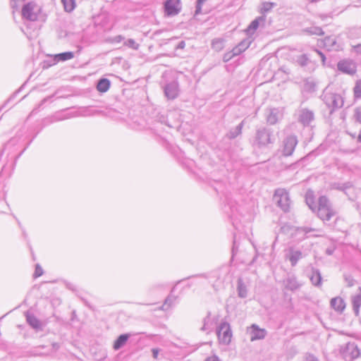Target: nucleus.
I'll return each instance as SVG.
<instances>
[{
    "label": "nucleus",
    "instance_id": "nucleus-27",
    "mask_svg": "<svg viewBox=\"0 0 361 361\" xmlns=\"http://www.w3.org/2000/svg\"><path fill=\"white\" fill-rule=\"evenodd\" d=\"M316 84L312 79H305L303 80V90L307 92H312L315 90Z\"/></svg>",
    "mask_w": 361,
    "mask_h": 361
},
{
    "label": "nucleus",
    "instance_id": "nucleus-14",
    "mask_svg": "<svg viewBox=\"0 0 361 361\" xmlns=\"http://www.w3.org/2000/svg\"><path fill=\"white\" fill-rule=\"evenodd\" d=\"M164 93L166 97L169 99H174L178 94V85L176 82L167 84L164 87Z\"/></svg>",
    "mask_w": 361,
    "mask_h": 361
},
{
    "label": "nucleus",
    "instance_id": "nucleus-29",
    "mask_svg": "<svg viewBox=\"0 0 361 361\" xmlns=\"http://www.w3.org/2000/svg\"><path fill=\"white\" fill-rule=\"evenodd\" d=\"M224 40L223 39H221V38L214 39L212 42V48L216 51H220L221 50H222L224 49Z\"/></svg>",
    "mask_w": 361,
    "mask_h": 361
},
{
    "label": "nucleus",
    "instance_id": "nucleus-18",
    "mask_svg": "<svg viewBox=\"0 0 361 361\" xmlns=\"http://www.w3.org/2000/svg\"><path fill=\"white\" fill-rule=\"evenodd\" d=\"M285 287L286 289L294 291L300 287V284L294 276H288L285 281Z\"/></svg>",
    "mask_w": 361,
    "mask_h": 361
},
{
    "label": "nucleus",
    "instance_id": "nucleus-2",
    "mask_svg": "<svg viewBox=\"0 0 361 361\" xmlns=\"http://www.w3.org/2000/svg\"><path fill=\"white\" fill-rule=\"evenodd\" d=\"M322 99L326 105L331 109V113L336 109H341L343 106L344 102L342 96L334 91L332 87L330 86H327L324 90Z\"/></svg>",
    "mask_w": 361,
    "mask_h": 361
},
{
    "label": "nucleus",
    "instance_id": "nucleus-36",
    "mask_svg": "<svg viewBox=\"0 0 361 361\" xmlns=\"http://www.w3.org/2000/svg\"><path fill=\"white\" fill-rule=\"evenodd\" d=\"M310 35H323L324 32L319 27H311L307 30Z\"/></svg>",
    "mask_w": 361,
    "mask_h": 361
},
{
    "label": "nucleus",
    "instance_id": "nucleus-19",
    "mask_svg": "<svg viewBox=\"0 0 361 361\" xmlns=\"http://www.w3.org/2000/svg\"><path fill=\"white\" fill-rule=\"evenodd\" d=\"M250 44L251 42L249 39H244L241 41L232 49L233 54L235 55V56L240 55L250 47Z\"/></svg>",
    "mask_w": 361,
    "mask_h": 361
},
{
    "label": "nucleus",
    "instance_id": "nucleus-6",
    "mask_svg": "<svg viewBox=\"0 0 361 361\" xmlns=\"http://www.w3.org/2000/svg\"><path fill=\"white\" fill-rule=\"evenodd\" d=\"M217 336L219 342L222 344L228 345L230 343L232 337L230 325L227 322L221 323L217 329Z\"/></svg>",
    "mask_w": 361,
    "mask_h": 361
},
{
    "label": "nucleus",
    "instance_id": "nucleus-54",
    "mask_svg": "<svg viewBox=\"0 0 361 361\" xmlns=\"http://www.w3.org/2000/svg\"><path fill=\"white\" fill-rule=\"evenodd\" d=\"M172 302V300L171 298H167L166 300H165V303H164V305H166V304H169L171 305V303Z\"/></svg>",
    "mask_w": 361,
    "mask_h": 361
},
{
    "label": "nucleus",
    "instance_id": "nucleus-37",
    "mask_svg": "<svg viewBox=\"0 0 361 361\" xmlns=\"http://www.w3.org/2000/svg\"><path fill=\"white\" fill-rule=\"evenodd\" d=\"M306 203L309 206V207L314 211L315 209V207H313L314 204V197L312 194L310 192H307L306 195Z\"/></svg>",
    "mask_w": 361,
    "mask_h": 361
},
{
    "label": "nucleus",
    "instance_id": "nucleus-15",
    "mask_svg": "<svg viewBox=\"0 0 361 361\" xmlns=\"http://www.w3.org/2000/svg\"><path fill=\"white\" fill-rule=\"evenodd\" d=\"M281 117V111L277 108H270L267 111V121L271 125L276 124Z\"/></svg>",
    "mask_w": 361,
    "mask_h": 361
},
{
    "label": "nucleus",
    "instance_id": "nucleus-5",
    "mask_svg": "<svg viewBox=\"0 0 361 361\" xmlns=\"http://www.w3.org/2000/svg\"><path fill=\"white\" fill-rule=\"evenodd\" d=\"M274 200L277 205L285 212L290 209V200L288 192L283 188H279L275 190Z\"/></svg>",
    "mask_w": 361,
    "mask_h": 361
},
{
    "label": "nucleus",
    "instance_id": "nucleus-45",
    "mask_svg": "<svg viewBox=\"0 0 361 361\" xmlns=\"http://www.w3.org/2000/svg\"><path fill=\"white\" fill-rule=\"evenodd\" d=\"M345 280L348 283V286L349 287H351L355 285V280L351 276H345Z\"/></svg>",
    "mask_w": 361,
    "mask_h": 361
},
{
    "label": "nucleus",
    "instance_id": "nucleus-53",
    "mask_svg": "<svg viewBox=\"0 0 361 361\" xmlns=\"http://www.w3.org/2000/svg\"><path fill=\"white\" fill-rule=\"evenodd\" d=\"M185 42L184 41H181L179 42L178 45V48L179 49H183L185 47Z\"/></svg>",
    "mask_w": 361,
    "mask_h": 361
},
{
    "label": "nucleus",
    "instance_id": "nucleus-3",
    "mask_svg": "<svg viewBox=\"0 0 361 361\" xmlns=\"http://www.w3.org/2000/svg\"><path fill=\"white\" fill-rule=\"evenodd\" d=\"M336 214L331 202L326 196H321L318 200L317 216L322 221H329Z\"/></svg>",
    "mask_w": 361,
    "mask_h": 361
},
{
    "label": "nucleus",
    "instance_id": "nucleus-31",
    "mask_svg": "<svg viewBox=\"0 0 361 361\" xmlns=\"http://www.w3.org/2000/svg\"><path fill=\"white\" fill-rule=\"evenodd\" d=\"M276 6V3L265 1L262 4L260 13L264 14L269 12L274 7Z\"/></svg>",
    "mask_w": 361,
    "mask_h": 361
},
{
    "label": "nucleus",
    "instance_id": "nucleus-56",
    "mask_svg": "<svg viewBox=\"0 0 361 361\" xmlns=\"http://www.w3.org/2000/svg\"><path fill=\"white\" fill-rule=\"evenodd\" d=\"M326 254H328L329 255H332L333 253V251L329 250V249H327L326 251Z\"/></svg>",
    "mask_w": 361,
    "mask_h": 361
},
{
    "label": "nucleus",
    "instance_id": "nucleus-24",
    "mask_svg": "<svg viewBox=\"0 0 361 361\" xmlns=\"http://www.w3.org/2000/svg\"><path fill=\"white\" fill-rule=\"evenodd\" d=\"M237 291L241 298H245L247 295V289L242 279L238 280Z\"/></svg>",
    "mask_w": 361,
    "mask_h": 361
},
{
    "label": "nucleus",
    "instance_id": "nucleus-9",
    "mask_svg": "<svg viewBox=\"0 0 361 361\" xmlns=\"http://www.w3.org/2000/svg\"><path fill=\"white\" fill-rule=\"evenodd\" d=\"M247 333L250 336L251 341L263 339L267 334L265 329H261L258 325L255 324L247 328Z\"/></svg>",
    "mask_w": 361,
    "mask_h": 361
},
{
    "label": "nucleus",
    "instance_id": "nucleus-7",
    "mask_svg": "<svg viewBox=\"0 0 361 361\" xmlns=\"http://www.w3.org/2000/svg\"><path fill=\"white\" fill-rule=\"evenodd\" d=\"M297 145L298 139L295 135L287 136L283 141V155L286 157L292 155Z\"/></svg>",
    "mask_w": 361,
    "mask_h": 361
},
{
    "label": "nucleus",
    "instance_id": "nucleus-32",
    "mask_svg": "<svg viewBox=\"0 0 361 361\" xmlns=\"http://www.w3.org/2000/svg\"><path fill=\"white\" fill-rule=\"evenodd\" d=\"M61 2L65 11L68 12L72 11L75 6V0H61Z\"/></svg>",
    "mask_w": 361,
    "mask_h": 361
},
{
    "label": "nucleus",
    "instance_id": "nucleus-34",
    "mask_svg": "<svg viewBox=\"0 0 361 361\" xmlns=\"http://www.w3.org/2000/svg\"><path fill=\"white\" fill-rule=\"evenodd\" d=\"M353 92L355 99L361 98V80L356 82L353 88Z\"/></svg>",
    "mask_w": 361,
    "mask_h": 361
},
{
    "label": "nucleus",
    "instance_id": "nucleus-52",
    "mask_svg": "<svg viewBox=\"0 0 361 361\" xmlns=\"http://www.w3.org/2000/svg\"><path fill=\"white\" fill-rule=\"evenodd\" d=\"M302 231L305 232V234H307L310 232L314 231V229L309 227H304L302 228Z\"/></svg>",
    "mask_w": 361,
    "mask_h": 361
},
{
    "label": "nucleus",
    "instance_id": "nucleus-51",
    "mask_svg": "<svg viewBox=\"0 0 361 361\" xmlns=\"http://www.w3.org/2000/svg\"><path fill=\"white\" fill-rule=\"evenodd\" d=\"M51 346L54 351H57L60 348V344L59 343L54 342L51 343Z\"/></svg>",
    "mask_w": 361,
    "mask_h": 361
},
{
    "label": "nucleus",
    "instance_id": "nucleus-41",
    "mask_svg": "<svg viewBox=\"0 0 361 361\" xmlns=\"http://www.w3.org/2000/svg\"><path fill=\"white\" fill-rule=\"evenodd\" d=\"M234 56H235V55L233 54V51L231 50V51L226 52L224 54L223 61L224 62H228Z\"/></svg>",
    "mask_w": 361,
    "mask_h": 361
},
{
    "label": "nucleus",
    "instance_id": "nucleus-47",
    "mask_svg": "<svg viewBox=\"0 0 361 361\" xmlns=\"http://www.w3.org/2000/svg\"><path fill=\"white\" fill-rule=\"evenodd\" d=\"M353 51L357 54H361V44L353 46Z\"/></svg>",
    "mask_w": 361,
    "mask_h": 361
},
{
    "label": "nucleus",
    "instance_id": "nucleus-43",
    "mask_svg": "<svg viewBox=\"0 0 361 361\" xmlns=\"http://www.w3.org/2000/svg\"><path fill=\"white\" fill-rule=\"evenodd\" d=\"M335 39L331 37H326L324 40V46L330 47L335 44Z\"/></svg>",
    "mask_w": 361,
    "mask_h": 361
},
{
    "label": "nucleus",
    "instance_id": "nucleus-55",
    "mask_svg": "<svg viewBox=\"0 0 361 361\" xmlns=\"http://www.w3.org/2000/svg\"><path fill=\"white\" fill-rule=\"evenodd\" d=\"M357 141L359 142H361V130H360V133H359V135L357 136Z\"/></svg>",
    "mask_w": 361,
    "mask_h": 361
},
{
    "label": "nucleus",
    "instance_id": "nucleus-26",
    "mask_svg": "<svg viewBox=\"0 0 361 361\" xmlns=\"http://www.w3.org/2000/svg\"><path fill=\"white\" fill-rule=\"evenodd\" d=\"M259 20H264V17H258L251 22L250 25L246 29V32L248 35H252L255 30L258 28Z\"/></svg>",
    "mask_w": 361,
    "mask_h": 361
},
{
    "label": "nucleus",
    "instance_id": "nucleus-1",
    "mask_svg": "<svg viewBox=\"0 0 361 361\" xmlns=\"http://www.w3.org/2000/svg\"><path fill=\"white\" fill-rule=\"evenodd\" d=\"M276 137L273 130L266 127H262L256 130L252 145L258 149L267 148L273 145Z\"/></svg>",
    "mask_w": 361,
    "mask_h": 361
},
{
    "label": "nucleus",
    "instance_id": "nucleus-38",
    "mask_svg": "<svg viewBox=\"0 0 361 361\" xmlns=\"http://www.w3.org/2000/svg\"><path fill=\"white\" fill-rule=\"evenodd\" d=\"M353 118L356 122L361 123V106H357L354 109Z\"/></svg>",
    "mask_w": 361,
    "mask_h": 361
},
{
    "label": "nucleus",
    "instance_id": "nucleus-35",
    "mask_svg": "<svg viewBox=\"0 0 361 361\" xmlns=\"http://www.w3.org/2000/svg\"><path fill=\"white\" fill-rule=\"evenodd\" d=\"M243 126V122H241L240 124H238L236 126V128H235V130L233 131L230 132V137L235 138L238 135H240L242 132Z\"/></svg>",
    "mask_w": 361,
    "mask_h": 361
},
{
    "label": "nucleus",
    "instance_id": "nucleus-48",
    "mask_svg": "<svg viewBox=\"0 0 361 361\" xmlns=\"http://www.w3.org/2000/svg\"><path fill=\"white\" fill-rule=\"evenodd\" d=\"M204 361H219V358L216 355L207 357Z\"/></svg>",
    "mask_w": 361,
    "mask_h": 361
},
{
    "label": "nucleus",
    "instance_id": "nucleus-39",
    "mask_svg": "<svg viewBox=\"0 0 361 361\" xmlns=\"http://www.w3.org/2000/svg\"><path fill=\"white\" fill-rule=\"evenodd\" d=\"M124 44L135 50L137 49L139 47L138 44H137L135 41L133 39H128L124 42Z\"/></svg>",
    "mask_w": 361,
    "mask_h": 361
},
{
    "label": "nucleus",
    "instance_id": "nucleus-30",
    "mask_svg": "<svg viewBox=\"0 0 361 361\" xmlns=\"http://www.w3.org/2000/svg\"><path fill=\"white\" fill-rule=\"evenodd\" d=\"M74 57V53L72 51H66L61 54H58L55 56V59L58 61H67L72 59Z\"/></svg>",
    "mask_w": 361,
    "mask_h": 361
},
{
    "label": "nucleus",
    "instance_id": "nucleus-4",
    "mask_svg": "<svg viewBox=\"0 0 361 361\" xmlns=\"http://www.w3.org/2000/svg\"><path fill=\"white\" fill-rule=\"evenodd\" d=\"M339 354L345 361H353L360 356V350L355 342H348L339 346Z\"/></svg>",
    "mask_w": 361,
    "mask_h": 361
},
{
    "label": "nucleus",
    "instance_id": "nucleus-16",
    "mask_svg": "<svg viewBox=\"0 0 361 361\" xmlns=\"http://www.w3.org/2000/svg\"><path fill=\"white\" fill-rule=\"evenodd\" d=\"M331 307L338 312H342L345 307V303L340 297H336L331 300Z\"/></svg>",
    "mask_w": 361,
    "mask_h": 361
},
{
    "label": "nucleus",
    "instance_id": "nucleus-49",
    "mask_svg": "<svg viewBox=\"0 0 361 361\" xmlns=\"http://www.w3.org/2000/svg\"><path fill=\"white\" fill-rule=\"evenodd\" d=\"M152 356L154 359H157L158 357V355L159 353V350L158 348H152Z\"/></svg>",
    "mask_w": 361,
    "mask_h": 361
},
{
    "label": "nucleus",
    "instance_id": "nucleus-22",
    "mask_svg": "<svg viewBox=\"0 0 361 361\" xmlns=\"http://www.w3.org/2000/svg\"><path fill=\"white\" fill-rule=\"evenodd\" d=\"M322 275L318 269H312V273L310 276L312 283L315 286H320L322 285Z\"/></svg>",
    "mask_w": 361,
    "mask_h": 361
},
{
    "label": "nucleus",
    "instance_id": "nucleus-20",
    "mask_svg": "<svg viewBox=\"0 0 361 361\" xmlns=\"http://www.w3.org/2000/svg\"><path fill=\"white\" fill-rule=\"evenodd\" d=\"M360 293L352 297L353 309L356 315L358 314L361 306V287L358 288Z\"/></svg>",
    "mask_w": 361,
    "mask_h": 361
},
{
    "label": "nucleus",
    "instance_id": "nucleus-12",
    "mask_svg": "<svg viewBox=\"0 0 361 361\" xmlns=\"http://www.w3.org/2000/svg\"><path fill=\"white\" fill-rule=\"evenodd\" d=\"M314 119V114L312 111L307 109H302L299 111L298 121L304 126H309Z\"/></svg>",
    "mask_w": 361,
    "mask_h": 361
},
{
    "label": "nucleus",
    "instance_id": "nucleus-11",
    "mask_svg": "<svg viewBox=\"0 0 361 361\" xmlns=\"http://www.w3.org/2000/svg\"><path fill=\"white\" fill-rule=\"evenodd\" d=\"M35 5L29 2L25 4L22 8V16L24 18L30 21H35L37 18V13L34 11Z\"/></svg>",
    "mask_w": 361,
    "mask_h": 361
},
{
    "label": "nucleus",
    "instance_id": "nucleus-21",
    "mask_svg": "<svg viewBox=\"0 0 361 361\" xmlns=\"http://www.w3.org/2000/svg\"><path fill=\"white\" fill-rule=\"evenodd\" d=\"M130 335L126 334L120 335L114 343V349L117 350L121 348L126 343Z\"/></svg>",
    "mask_w": 361,
    "mask_h": 361
},
{
    "label": "nucleus",
    "instance_id": "nucleus-50",
    "mask_svg": "<svg viewBox=\"0 0 361 361\" xmlns=\"http://www.w3.org/2000/svg\"><path fill=\"white\" fill-rule=\"evenodd\" d=\"M314 51L317 54H319L320 56L322 62L324 63L325 60H326V57H325L324 54L322 52H321L320 51H319L318 49H314Z\"/></svg>",
    "mask_w": 361,
    "mask_h": 361
},
{
    "label": "nucleus",
    "instance_id": "nucleus-10",
    "mask_svg": "<svg viewBox=\"0 0 361 361\" xmlns=\"http://www.w3.org/2000/svg\"><path fill=\"white\" fill-rule=\"evenodd\" d=\"M165 11L168 16L177 15L180 9V0H167L164 4Z\"/></svg>",
    "mask_w": 361,
    "mask_h": 361
},
{
    "label": "nucleus",
    "instance_id": "nucleus-17",
    "mask_svg": "<svg viewBox=\"0 0 361 361\" xmlns=\"http://www.w3.org/2000/svg\"><path fill=\"white\" fill-rule=\"evenodd\" d=\"M302 257V253L300 250L289 249L288 259L293 267L295 266L298 262Z\"/></svg>",
    "mask_w": 361,
    "mask_h": 361
},
{
    "label": "nucleus",
    "instance_id": "nucleus-44",
    "mask_svg": "<svg viewBox=\"0 0 361 361\" xmlns=\"http://www.w3.org/2000/svg\"><path fill=\"white\" fill-rule=\"evenodd\" d=\"M303 361H319V360L312 354L308 353L305 355Z\"/></svg>",
    "mask_w": 361,
    "mask_h": 361
},
{
    "label": "nucleus",
    "instance_id": "nucleus-13",
    "mask_svg": "<svg viewBox=\"0 0 361 361\" xmlns=\"http://www.w3.org/2000/svg\"><path fill=\"white\" fill-rule=\"evenodd\" d=\"M338 69L345 73L353 75L356 72L355 64L349 61H341L337 64Z\"/></svg>",
    "mask_w": 361,
    "mask_h": 361
},
{
    "label": "nucleus",
    "instance_id": "nucleus-23",
    "mask_svg": "<svg viewBox=\"0 0 361 361\" xmlns=\"http://www.w3.org/2000/svg\"><path fill=\"white\" fill-rule=\"evenodd\" d=\"M211 313L208 312L206 317L203 319V325L201 327L200 330L202 331H209L213 329L214 322L210 317Z\"/></svg>",
    "mask_w": 361,
    "mask_h": 361
},
{
    "label": "nucleus",
    "instance_id": "nucleus-33",
    "mask_svg": "<svg viewBox=\"0 0 361 361\" xmlns=\"http://www.w3.org/2000/svg\"><path fill=\"white\" fill-rule=\"evenodd\" d=\"M45 348V345H39L35 347L32 351L31 355L33 356H48L50 355L49 353H42L40 351L41 349H43Z\"/></svg>",
    "mask_w": 361,
    "mask_h": 361
},
{
    "label": "nucleus",
    "instance_id": "nucleus-40",
    "mask_svg": "<svg viewBox=\"0 0 361 361\" xmlns=\"http://www.w3.org/2000/svg\"><path fill=\"white\" fill-rule=\"evenodd\" d=\"M207 0H197L196 4L195 14L198 15L202 13V6Z\"/></svg>",
    "mask_w": 361,
    "mask_h": 361
},
{
    "label": "nucleus",
    "instance_id": "nucleus-46",
    "mask_svg": "<svg viewBox=\"0 0 361 361\" xmlns=\"http://www.w3.org/2000/svg\"><path fill=\"white\" fill-rule=\"evenodd\" d=\"M123 39H124V37L122 35H117V36L113 37L111 39V42H114V43H119L121 41H123Z\"/></svg>",
    "mask_w": 361,
    "mask_h": 361
},
{
    "label": "nucleus",
    "instance_id": "nucleus-8",
    "mask_svg": "<svg viewBox=\"0 0 361 361\" xmlns=\"http://www.w3.org/2000/svg\"><path fill=\"white\" fill-rule=\"evenodd\" d=\"M25 317L26 319L27 323L36 331H43L45 323L40 321L37 319L33 313H31L29 311L25 312Z\"/></svg>",
    "mask_w": 361,
    "mask_h": 361
},
{
    "label": "nucleus",
    "instance_id": "nucleus-28",
    "mask_svg": "<svg viewBox=\"0 0 361 361\" xmlns=\"http://www.w3.org/2000/svg\"><path fill=\"white\" fill-rule=\"evenodd\" d=\"M310 62V60L309 56L307 54H303L297 56L296 63L302 67L307 66Z\"/></svg>",
    "mask_w": 361,
    "mask_h": 361
},
{
    "label": "nucleus",
    "instance_id": "nucleus-42",
    "mask_svg": "<svg viewBox=\"0 0 361 361\" xmlns=\"http://www.w3.org/2000/svg\"><path fill=\"white\" fill-rule=\"evenodd\" d=\"M43 274V269L39 265L37 264L35 267V270L34 273V278H38L41 276Z\"/></svg>",
    "mask_w": 361,
    "mask_h": 361
},
{
    "label": "nucleus",
    "instance_id": "nucleus-25",
    "mask_svg": "<svg viewBox=\"0 0 361 361\" xmlns=\"http://www.w3.org/2000/svg\"><path fill=\"white\" fill-rule=\"evenodd\" d=\"M110 81L107 78H102L98 81L97 89L100 92H106L110 87Z\"/></svg>",
    "mask_w": 361,
    "mask_h": 361
}]
</instances>
